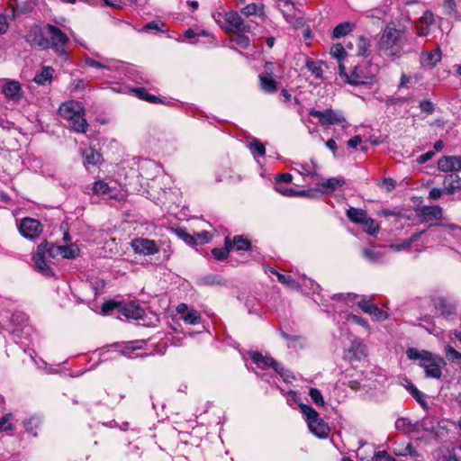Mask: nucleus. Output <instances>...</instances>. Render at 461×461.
Returning a JSON list of instances; mask_svg holds the SVG:
<instances>
[{"label":"nucleus","mask_w":461,"mask_h":461,"mask_svg":"<svg viewBox=\"0 0 461 461\" xmlns=\"http://www.w3.org/2000/svg\"><path fill=\"white\" fill-rule=\"evenodd\" d=\"M25 41L39 50L51 49L62 60H67L68 37L59 28L50 23L44 27L32 25L25 35Z\"/></svg>","instance_id":"obj_1"},{"label":"nucleus","mask_w":461,"mask_h":461,"mask_svg":"<svg viewBox=\"0 0 461 461\" xmlns=\"http://www.w3.org/2000/svg\"><path fill=\"white\" fill-rule=\"evenodd\" d=\"M407 357L411 360H419V366L425 371L428 378L439 379L442 375V368L446 366L444 358L436 356L427 350H418L410 348L406 351Z\"/></svg>","instance_id":"obj_2"},{"label":"nucleus","mask_w":461,"mask_h":461,"mask_svg":"<svg viewBox=\"0 0 461 461\" xmlns=\"http://www.w3.org/2000/svg\"><path fill=\"white\" fill-rule=\"evenodd\" d=\"M300 410L305 417L310 431L320 438H326L330 433V427L320 418L319 413L307 404H300Z\"/></svg>","instance_id":"obj_3"},{"label":"nucleus","mask_w":461,"mask_h":461,"mask_svg":"<svg viewBox=\"0 0 461 461\" xmlns=\"http://www.w3.org/2000/svg\"><path fill=\"white\" fill-rule=\"evenodd\" d=\"M339 76L344 78V83L359 86L373 85L375 83V77L370 74L366 66H356L351 74L348 76L345 71V66L341 63L339 65Z\"/></svg>","instance_id":"obj_4"},{"label":"nucleus","mask_w":461,"mask_h":461,"mask_svg":"<svg viewBox=\"0 0 461 461\" xmlns=\"http://www.w3.org/2000/svg\"><path fill=\"white\" fill-rule=\"evenodd\" d=\"M50 245L48 243H41L38 245L35 253L33 254L32 260L37 270L45 276H52L54 275L50 263V259L55 258V255H50Z\"/></svg>","instance_id":"obj_5"},{"label":"nucleus","mask_w":461,"mask_h":461,"mask_svg":"<svg viewBox=\"0 0 461 461\" xmlns=\"http://www.w3.org/2000/svg\"><path fill=\"white\" fill-rule=\"evenodd\" d=\"M269 273L272 275H275L277 277V280L286 285L289 288L295 289V290H303V287H308L310 291L312 292V294H315L319 291L320 286L317 283H315L311 278H306L305 276L303 278V283L300 285L298 282H296L290 275H285L277 272L276 269L270 267Z\"/></svg>","instance_id":"obj_6"},{"label":"nucleus","mask_w":461,"mask_h":461,"mask_svg":"<svg viewBox=\"0 0 461 461\" xmlns=\"http://www.w3.org/2000/svg\"><path fill=\"white\" fill-rule=\"evenodd\" d=\"M17 226L20 234L23 238L31 240L38 239L43 228L40 221L31 217L22 219Z\"/></svg>","instance_id":"obj_7"},{"label":"nucleus","mask_w":461,"mask_h":461,"mask_svg":"<svg viewBox=\"0 0 461 461\" xmlns=\"http://www.w3.org/2000/svg\"><path fill=\"white\" fill-rule=\"evenodd\" d=\"M309 114L312 117L318 118L320 123L322 125L337 124L346 127V119L339 111L332 109H327L325 111L312 109L309 112Z\"/></svg>","instance_id":"obj_8"},{"label":"nucleus","mask_w":461,"mask_h":461,"mask_svg":"<svg viewBox=\"0 0 461 461\" xmlns=\"http://www.w3.org/2000/svg\"><path fill=\"white\" fill-rule=\"evenodd\" d=\"M367 357L366 346L359 339H354L348 348L344 350V359L349 362L361 361Z\"/></svg>","instance_id":"obj_9"},{"label":"nucleus","mask_w":461,"mask_h":461,"mask_svg":"<svg viewBox=\"0 0 461 461\" xmlns=\"http://www.w3.org/2000/svg\"><path fill=\"white\" fill-rule=\"evenodd\" d=\"M133 251L137 254L150 256L158 252L156 242L149 239H134L131 242Z\"/></svg>","instance_id":"obj_10"},{"label":"nucleus","mask_w":461,"mask_h":461,"mask_svg":"<svg viewBox=\"0 0 461 461\" xmlns=\"http://www.w3.org/2000/svg\"><path fill=\"white\" fill-rule=\"evenodd\" d=\"M399 38L400 32L398 30L395 28H386L379 41L380 49L386 51L388 56L393 55L391 49L397 44Z\"/></svg>","instance_id":"obj_11"},{"label":"nucleus","mask_w":461,"mask_h":461,"mask_svg":"<svg viewBox=\"0 0 461 461\" xmlns=\"http://www.w3.org/2000/svg\"><path fill=\"white\" fill-rule=\"evenodd\" d=\"M357 304L364 312L369 314L376 321H383L388 318L386 312L379 309L366 297L360 298Z\"/></svg>","instance_id":"obj_12"},{"label":"nucleus","mask_w":461,"mask_h":461,"mask_svg":"<svg viewBox=\"0 0 461 461\" xmlns=\"http://www.w3.org/2000/svg\"><path fill=\"white\" fill-rule=\"evenodd\" d=\"M277 68L278 67L272 62L265 63L264 70L259 75L262 86H276L279 84V75L276 71Z\"/></svg>","instance_id":"obj_13"},{"label":"nucleus","mask_w":461,"mask_h":461,"mask_svg":"<svg viewBox=\"0 0 461 461\" xmlns=\"http://www.w3.org/2000/svg\"><path fill=\"white\" fill-rule=\"evenodd\" d=\"M125 90L124 93L129 94L130 95L136 96L141 100L149 102L150 104H169L170 101L163 97L161 98L158 95L149 94L148 92V88H123Z\"/></svg>","instance_id":"obj_14"},{"label":"nucleus","mask_w":461,"mask_h":461,"mask_svg":"<svg viewBox=\"0 0 461 461\" xmlns=\"http://www.w3.org/2000/svg\"><path fill=\"white\" fill-rule=\"evenodd\" d=\"M176 311L181 315V319L190 325H195L201 322V314L194 309H189L186 303H179Z\"/></svg>","instance_id":"obj_15"},{"label":"nucleus","mask_w":461,"mask_h":461,"mask_svg":"<svg viewBox=\"0 0 461 461\" xmlns=\"http://www.w3.org/2000/svg\"><path fill=\"white\" fill-rule=\"evenodd\" d=\"M59 112L60 116L68 121L76 117L77 113L84 112V107L81 103L71 100L64 102L59 106Z\"/></svg>","instance_id":"obj_16"},{"label":"nucleus","mask_w":461,"mask_h":461,"mask_svg":"<svg viewBox=\"0 0 461 461\" xmlns=\"http://www.w3.org/2000/svg\"><path fill=\"white\" fill-rule=\"evenodd\" d=\"M438 167L442 172H453L461 170V157L446 156L438 162Z\"/></svg>","instance_id":"obj_17"},{"label":"nucleus","mask_w":461,"mask_h":461,"mask_svg":"<svg viewBox=\"0 0 461 461\" xmlns=\"http://www.w3.org/2000/svg\"><path fill=\"white\" fill-rule=\"evenodd\" d=\"M50 245V255H60L64 258H75L79 255V249L75 244H69L66 246H56L53 244Z\"/></svg>","instance_id":"obj_18"},{"label":"nucleus","mask_w":461,"mask_h":461,"mask_svg":"<svg viewBox=\"0 0 461 461\" xmlns=\"http://www.w3.org/2000/svg\"><path fill=\"white\" fill-rule=\"evenodd\" d=\"M421 221L430 222L438 221L442 216V208L438 205L423 206L418 212Z\"/></svg>","instance_id":"obj_19"},{"label":"nucleus","mask_w":461,"mask_h":461,"mask_svg":"<svg viewBox=\"0 0 461 461\" xmlns=\"http://www.w3.org/2000/svg\"><path fill=\"white\" fill-rule=\"evenodd\" d=\"M120 312L126 318L134 320L142 319L145 314L143 308H141L139 303L135 302L122 305L120 309Z\"/></svg>","instance_id":"obj_20"},{"label":"nucleus","mask_w":461,"mask_h":461,"mask_svg":"<svg viewBox=\"0 0 461 461\" xmlns=\"http://www.w3.org/2000/svg\"><path fill=\"white\" fill-rule=\"evenodd\" d=\"M225 21L234 27L238 32H249L250 25L245 23L241 16L234 11L228 12L225 14Z\"/></svg>","instance_id":"obj_21"},{"label":"nucleus","mask_w":461,"mask_h":461,"mask_svg":"<svg viewBox=\"0 0 461 461\" xmlns=\"http://www.w3.org/2000/svg\"><path fill=\"white\" fill-rule=\"evenodd\" d=\"M250 357L253 360V362L256 364L257 368L258 369H266L267 367H272L274 370L276 368H278V362L276 361L274 358L267 356H263L259 352H252L250 353Z\"/></svg>","instance_id":"obj_22"},{"label":"nucleus","mask_w":461,"mask_h":461,"mask_svg":"<svg viewBox=\"0 0 461 461\" xmlns=\"http://www.w3.org/2000/svg\"><path fill=\"white\" fill-rule=\"evenodd\" d=\"M444 191L448 194H454L461 191V178L456 173L447 175L443 181Z\"/></svg>","instance_id":"obj_23"},{"label":"nucleus","mask_w":461,"mask_h":461,"mask_svg":"<svg viewBox=\"0 0 461 461\" xmlns=\"http://www.w3.org/2000/svg\"><path fill=\"white\" fill-rule=\"evenodd\" d=\"M345 178L342 176L330 177L327 180L318 184L319 190L322 194H330L336 190L337 188L342 186L345 184Z\"/></svg>","instance_id":"obj_24"},{"label":"nucleus","mask_w":461,"mask_h":461,"mask_svg":"<svg viewBox=\"0 0 461 461\" xmlns=\"http://www.w3.org/2000/svg\"><path fill=\"white\" fill-rule=\"evenodd\" d=\"M423 234V231L420 232H415L411 235V237L409 240H404L399 242L393 243L384 249L391 251H401L407 249L411 246V244L415 241H417L420 237Z\"/></svg>","instance_id":"obj_25"},{"label":"nucleus","mask_w":461,"mask_h":461,"mask_svg":"<svg viewBox=\"0 0 461 461\" xmlns=\"http://www.w3.org/2000/svg\"><path fill=\"white\" fill-rule=\"evenodd\" d=\"M305 66L316 78H323L324 68H328L327 64L321 60L307 59Z\"/></svg>","instance_id":"obj_26"},{"label":"nucleus","mask_w":461,"mask_h":461,"mask_svg":"<svg viewBox=\"0 0 461 461\" xmlns=\"http://www.w3.org/2000/svg\"><path fill=\"white\" fill-rule=\"evenodd\" d=\"M82 158L84 159V165L87 167L88 166L98 165L101 162L102 156L94 149L86 148L82 150Z\"/></svg>","instance_id":"obj_27"},{"label":"nucleus","mask_w":461,"mask_h":461,"mask_svg":"<svg viewBox=\"0 0 461 461\" xmlns=\"http://www.w3.org/2000/svg\"><path fill=\"white\" fill-rule=\"evenodd\" d=\"M434 306L440 315H452L456 313V307L443 298H438L434 301Z\"/></svg>","instance_id":"obj_28"},{"label":"nucleus","mask_w":461,"mask_h":461,"mask_svg":"<svg viewBox=\"0 0 461 461\" xmlns=\"http://www.w3.org/2000/svg\"><path fill=\"white\" fill-rule=\"evenodd\" d=\"M68 121L71 129L77 132L85 133L88 128V123L84 118V112L77 113L76 117Z\"/></svg>","instance_id":"obj_29"},{"label":"nucleus","mask_w":461,"mask_h":461,"mask_svg":"<svg viewBox=\"0 0 461 461\" xmlns=\"http://www.w3.org/2000/svg\"><path fill=\"white\" fill-rule=\"evenodd\" d=\"M384 248H378V247H372L369 249H363V257L369 262L376 263L379 262L384 253Z\"/></svg>","instance_id":"obj_30"},{"label":"nucleus","mask_w":461,"mask_h":461,"mask_svg":"<svg viewBox=\"0 0 461 461\" xmlns=\"http://www.w3.org/2000/svg\"><path fill=\"white\" fill-rule=\"evenodd\" d=\"M54 69L51 67H43L41 73L35 75L33 81L38 85L50 84L52 79Z\"/></svg>","instance_id":"obj_31"},{"label":"nucleus","mask_w":461,"mask_h":461,"mask_svg":"<svg viewBox=\"0 0 461 461\" xmlns=\"http://www.w3.org/2000/svg\"><path fill=\"white\" fill-rule=\"evenodd\" d=\"M441 60V51L439 49H436L426 55L422 56L421 63L424 66L434 67L438 62Z\"/></svg>","instance_id":"obj_32"},{"label":"nucleus","mask_w":461,"mask_h":461,"mask_svg":"<svg viewBox=\"0 0 461 461\" xmlns=\"http://www.w3.org/2000/svg\"><path fill=\"white\" fill-rule=\"evenodd\" d=\"M247 147L254 157H264L266 154L265 145L256 138H252L248 142Z\"/></svg>","instance_id":"obj_33"},{"label":"nucleus","mask_w":461,"mask_h":461,"mask_svg":"<svg viewBox=\"0 0 461 461\" xmlns=\"http://www.w3.org/2000/svg\"><path fill=\"white\" fill-rule=\"evenodd\" d=\"M347 216L352 222L360 224L368 215L366 211L362 209L350 207L347 211Z\"/></svg>","instance_id":"obj_34"},{"label":"nucleus","mask_w":461,"mask_h":461,"mask_svg":"<svg viewBox=\"0 0 461 461\" xmlns=\"http://www.w3.org/2000/svg\"><path fill=\"white\" fill-rule=\"evenodd\" d=\"M231 249H232L231 242H230V239L227 237L225 239V247L222 249H217V248L212 249V254L217 260H223V259L227 258L229 252Z\"/></svg>","instance_id":"obj_35"},{"label":"nucleus","mask_w":461,"mask_h":461,"mask_svg":"<svg viewBox=\"0 0 461 461\" xmlns=\"http://www.w3.org/2000/svg\"><path fill=\"white\" fill-rule=\"evenodd\" d=\"M278 9L284 15H292L295 10L294 0H275Z\"/></svg>","instance_id":"obj_36"},{"label":"nucleus","mask_w":461,"mask_h":461,"mask_svg":"<svg viewBox=\"0 0 461 461\" xmlns=\"http://www.w3.org/2000/svg\"><path fill=\"white\" fill-rule=\"evenodd\" d=\"M406 388L412 397L423 407L427 406V401L423 393H421L414 384L409 383Z\"/></svg>","instance_id":"obj_37"},{"label":"nucleus","mask_w":461,"mask_h":461,"mask_svg":"<svg viewBox=\"0 0 461 461\" xmlns=\"http://www.w3.org/2000/svg\"><path fill=\"white\" fill-rule=\"evenodd\" d=\"M175 233L178 238H180L185 244L189 246L197 245L194 235H191L186 232V230L183 228H177L175 230Z\"/></svg>","instance_id":"obj_38"},{"label":"nucleus","mask_w":461,"mask_h":461,"mask_svg":"<svg viewBox=\"0 0 461 461\" xmlns=\"http://www.w3.org/2000/svg\"><path fill=\"white\" fill-rule=\"evenodd\" d=\"M360 224L363 226V230L370 235H375L379 230L378 224L369 216H367Z\"/></svg>","instance_id":"obj_39"},{"label":"nucleus","mask_w":461,"mask_h":461,"mask_svg":"<svg viewBox=\"0 0 461 461\" xmlns=\"http://www.w3.org/2000/svg\"><path fill=\"white\" fill-rule=\"evenodd\" d=\"M352 30V26L349 23L345 22L342 23H339L337 25L332 32V36L335 39H339L345 35H347L348 32H350Z\"/></svg>","instance_id":"obj_40"},{"label":"nucleus","mask_w":461,"mask_h":461,"mask_svg":"<svg viewBox=\"0 0 461 461\" xmlns=\"http://www.w3.org/2000/svg\"><path fill=\"white\" fill-rule=\"evenodd\" d=\"M232 248L235 247L237 250H249L251 244L248 239H244L242 236H235L231 242Z\"/></svg>","instance_id":"obj_41"},{"label":"nucleus","mask_w":461,"mask_h":461,"mask_svg":"<svg viewBox=\"0 0 461 461\" xmlns=\"http://www.w3.org/2000/svg\"><path fill=\"white\" fill-rule=\"evenodd\" d=\"M275 190L279 194L288 197L303 195L305 194L306 193L305 191H296L292 187H286L285 189H282V185H280V183L275 184Z\"/></svg>","instance_id":"obj_42"},{"label":"nucleus","mask_w":461,"mask_h":461,"mask_svg":"<svg viewBox=\"0 0 461 461\" xmlns=\"http://www.w3.org/2000/svg\"><path fill=\"white\" fill-rule=\"evenodd\" d=\"M85 64L90 68H94L97 70H101L102 71L101 76L104 75V71H110V68L107 65L103 64V63L94 59L93 58H89V57L86 58Z\"/></svg>","instance_id":"obj_43"},{"label":"nucleus","mask_w":461,"mask_h":461,"mask_svg":"<svg viewBox=\"0 0 461 461\" xmlns=\"http://www.w3.org/2000/svg\"><path fill=\"white\" fill-rule=\"evenodd\" d=\"M445 354L449 361L461 364V353L456 350L452 346L447 345L445 348Z\"/></svg>","instance_id":"obj_44"},{"label":"nucleus","mask_w":461,"mask_h":461,"mask_svg":"<svg viewBox=\"0 0 461 461\" xmlns=\"http://www.w3.org/2000/svg\"><path fill=\"white\" fill-rule=\"evenodd\" d=\"M12 418L13 415L11 413L5 414L0 418V432L11 430L14 429Z\"/></svg>","instance_id":"obj_45"},{"label":"nucleus","mask_w":461,"mask_h":461,"mask_svg":"<svg viewBox=\"0 0 461 461\" xmlns=\"http://www.w3.org/2000/svg\"><path fill=\"white\" fill-rule=\"evenodd\" d=\"M309 396L317 406L324 405L325 402L320 390L316 388H311L309 390Z\"/></svg>","instance_id":"obj_46"},{"label":"nucleus","mask_w":461,"mask_h":461,"mask_svg":"<svg viewBox=\"0 0 461 461\" xmlns=\"http://www.w3.org/2000/svg\"><path fill=\"white\" fill-rule=\"evenodd\" d=\"M110 188L106 182L99 180L94 183L93 193L95 194H104L109 192Z\"/></svg>","instance_id":"obj_47"},{"label":"nucleus","mask_w":461,"mask_h":461,"mask_svg":"<svg viewBox=\"0 0 461 461\" xmlns=\"http://www.w3.org/2000/svg\"><path fill=\"white\" fill-rule=\"evenodd\" d=\"M330 54L340 61L346 55V50L342 44L337 43L330 48Z\"/></svg>","instance_id":"obj_48"},{"label":"nucleus","mask_w":461,"mask_h":461,"mask_svg":"<svg viewBox=\"0 0 461 461\" xmlns=\"http://www.w3.org/2000/svg\"><path fill=\"white\" fill-rule=\"evenodd\" d=\"M21 89L22 88H3V93L6 97L16 101L22 96Z\"/></svg>","instance_id":"obj_49"},{"label":"nucleus","mask_w":461,"mask_h":461,"mask_svg":"<svg viewBox=\"0 0 461 461\" xmlns=\"http://www.w3.org/2000/svg\"><path fill=\"white\" fill-rule=\"evenodd\" d=\"M232 41L243 49H247L250 43L249 38L248 36H246L244 34H240V33L234 36L232 38Z\"/></svg>","instance_id":"obj_50"},{"label":"nucleus","mask_w":461,"mask_h":461,"mask_svg":"<svg viewBox=\"0 0 461 461\" xmlns=\"http://www.w3.org/2000/svg\"><path fill=\"white\" fill-rule=\"evenodd\" d=\"M275 371L280 375L285 383L289 384L294 380V376L288 370L282 367L280 364H278V368H276Z\"/></svg>","instance_id":"obj_51"},{"label":"nucleus","mask_w":461,"mask_h":461,"mask_svg":"<svg viewBox=\"0 0 461 461\" xmlns=\"http://www.w3.org/2000/svg\"><path fill=\"white\" fill-rule=\"evenodd\" d=\"M357 298V294H334L332 299L333 300H338V301H343L346 303V304H349L350 303H354L355 299Z\"/></svg>","instance_id":"obj_52"},{"label":"nucleus","mask_w":461,"mask_h":461,"mask_svg":"<svg viewBox=\"0 0 461 461\" xmlns=\"http://www.w3.org/2000/svg\"><path fill=\"white\" fill-rule=\"evenodd\" d=\"M197 244H205L212 240V234L209 231L203 230L194 234Z\"/></svg>","instance_id":"obj_53"},{"label":"nucleus","mask_w":461,"mask_h":461,"mask_svg":"<svg viewBox=\"0 0 461 461\" xmlns=\"http://www.w3.org/2000/svg\"><path fill=\"white\" fill-rule=\"evenodd\" d=\"M165 27H166V25L164 23H159L158 21H152V22L148 23L144 26V30L145 31L156 30L158 32H167V29H164Z\"/></svg>","instance_id":"obj_54"},{"label":"nucleus","mask_w":461,"mask_h":461,"mask_svg":"<svg viewBox=\"0 0 461 461\" xmlns=\"http://www.w3.org/2000/svg\"><path fill=\"white\" fill-rule=\"evenodd\" d=\"M379 185L387 192H390L395 188L396 181L393 180V178H384L379 184Z\"/></svg>","instance_id":"obj_55"},{"label":"nucleus","mask_w":461,"mask_h":461,"mask_svg":"<svg viewBox=\"0 0 461 461\" xmlns=\"http://www.w3.org/2000/svg\"><path fill=\"white\" fill-rule=\"evenodd\" d=\"M347 320L348 321H353L360 326H363L366 329L369 328V325L366 320H364L362 317L355 315V314H348L347 317Z\"/></svg>","instance_id":"obj_56"},{"label":"nucleus","mask_w":461,"mask_h":461,"mask_svg":"<svg viewBox=\"0 0 461 461\" xmlns=\"http://www.w3.org/2000/svg\"><path fill=\"white\" fill-rule=\"evenodd\" d=\"M280 335L282 336L283 339H286L289 342V344H288L289 347H294V342L300 341L303 339L299 336H292L283 330H280Z\"/></svg>","instance_id":"obj_57"},{"label":"nucleus","mask_w":461,"mask_h":461,"mask_svg":"<svg viewBox=\"0 0 461 461\" xmlns=\"http://www.w3.org/2000/svg\"><path fill=\"white\" fill-rule=\"evenodd\" d=\"M374 458L375 461H396L395 458L390 456L386 451H378Z\"/></svg>","instance_id":"obj_58"},{"label":"nucleus","mask_w":461,"mask_h":461,"mask_svg":"<svg viewBox=\"0 0 461 461\" xmlns=\"http://www.w3.org/2000/svg\"><path fill=\"white\" fill-rule=\"evenodd\" d=\"M395 454L398 455V456H407V455H409V456H418L417 450L414 448V447L411 443H409L405 447V448H404V450L402 452H396Z\"/></svg>","instance_id":"obj_59"},{"label":"nucleus","mask_w":461,"mask_h":461,"mask_svg":"<svg viewBox=\"0 0 461 461\" xmlns=\"http://www.w3.org/2000/svg\"><path fill=\"white\" fill-rule=\"evenodd\" d=\"M258 12V6L256 4H249L241 9V14L245 16L256 14Z\"/></svg>","instance_id":"obj_60"},{"label":"nucleus","mask_w":461,"mask_h":461,"mask_svg":"<svg viewBox=\"0 0 461 461\" xmlns=\"http://www.w3.org/2000/svg\"><path fill=\"white\" fill-rule=\"evenodd\" d=\"M420 108L425 113H432L434 111V104L429 100H423L420 104Z\"/></svg>","instance_id":"obj_61"},{"label":"nucleus","mask_w":461,"mask_h":461,"mask_svg":"<svg viewBox=\"0 0 461 461\" xmlns=\"http://www.w3.org/2000/svg\"><path fill=\"white\" fill-rule=\"evenodd\" d=\"M293 179V176L291 174L289 173H285V174H281V175H277L276 176V183H280V185H282V184H288L292 181Z\"/></svg>","instance_id":"obj_62"},{"label":"nucleus","mask_w":461,"mask_h":461,"mask_svg":"<svg viewBox=\"0 0 461 461\" xmlns=\"http://www.w3.org/2000/svg\"><path fill=\"white\" fill-rule=\"evenodd\" d=\"M9 28L7 17L0 14V35L6 33Z\"/></svg>","instance_id":"obj_63"},{"label":"nucleus","mask_w":461,"mask_h":461,"mask_svg":"<svg viewBox=\"0 0 461 461\" xmlns=\"http://www.w3.org/2000/svg\"><path fill=\"white\" fill-rule=\"evenodd\" d=\"M421 22H423L424 23H426L427 25H431L434 23V15H433V13L430 12V11H426L422 17H421Z\"/></svg>","instance_id":"obj_64"}]
</instances>
